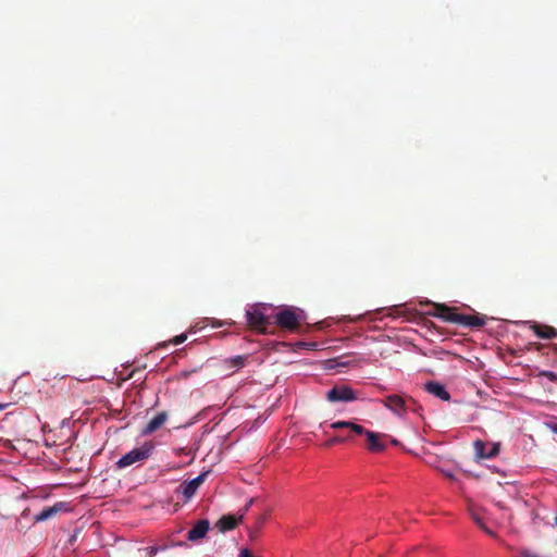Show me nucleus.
Instances as JSON below:
<instances>
[{
	"mask_svg": "<svg viewBox=\"0 0 557 557\" xmlns=\"http://www.w3.org/2000/svg\"><path fill=\"white\" fill-rule=\"evenodd\" d=\"M330 426L334 430L347 428L350 429V431L357 435H366V433L368 432L363 426L352 421H335L332 422Z\"/></svg>",
	"mask_w": 557,
	"mask_h": 557,
	"instance_id": "nucleus-17",
	"label": "nucleus"
},
{
	"mask_svg": "<svg viewBox=\"0 0 557 557\" xmlns=\"http://www.w3.org/2000/svg\"><path fill=\"white\" fill-rule=\"evenodd\" d=\"M366 436L368 438V442H369V449L372 450V451H381L384 449V444H382L380 441H379V436L376 433L372 432V431H368L366 433Z\"/></svg>",
	"mask_w": 557,
	"mask_h": 557,
	"instance_id": "nucleus-18",
	"label": "nucleus"
},
{
	"mask_svg": "<svg viewBox=\"0 0 557 557\" xmlns=\"http://www.w3.org/2000/svg\"><path fill=\"white\" fill-rule=\"evenodd\" d=\"M380 403L397 417L404 418L406 416L408 404L403 396L396 394L388 395L384 399L380 400Z\"/></svg>",
	"mask_w": 557,
	"mask_h": 557,
	"instance_id": "nucleus-6",
	"label": "nucleus"
},
{
	"mask_svg": "<svg viewBox=\"0 0 557 557\" xmlns=\"http://www.w3.org/2000/svg\"><path fill=\"white\" fill-rule=\"evenodd\" d=\"M330 426L334 430L347 428L350 429V431L357 435H366V433L368 432L363 426L352 421H335L332 422Z\"/></svg>",
	"mask_w": 557,
	"mask_h": 557,
	"instance_id": "nucleus-15",
	"label": "nucleus"
},
{
	"mask_svg": "<svg viewBox=\"0 0 557 557\" xmlns=\"http://www.w3.org/2000/svg\"><path fill=\"white\" fill-rule=\"evenodd\" d=\"M238 557H252L248 548H243L239 552Z\"/></svg>",
	"mask_w": 557,
	"mask_h": 557,
	"instance_id": "nucleus-25",
	"label": "nucleus"
},
{
	"mask_svg": "<svg viewBox=\"0 0 557 557\" xmlns=\"http://www.w3.org/2000/svg\"><path fill=\"white\" fill-rule=\"evenodd\" d=\"M275 308L269 304H256L246 309V318L249 325L264 330L265 325L274 317Z\"/></svg>",
	"mask_w": 557,
	"mask_h": 557,
	"instance_id": "nucleus-3",
	"label": "nucleus"
},
{
	"mask_svg": "<svg viewBox=\"0 0 557 557\" xmlns=\"http://www.w3.org/2000/svg\"><path fill=\"white\" fill-rule=\"evenodd\" d=\"M3 408H4V406L0 405V410L3 409Z\"/></svg>",
	"mask_w": 557,
	"mask_h": 557,
	"instance_id": "nucleus-31",
	"label": "nucleus"
},
{
	"mask_svg": "<svg viewBox=\"0 0 557 557\" xmlns=\"http://www.w3.org/2000/svg\"><path fill=\"white\" fill-rule=\"evenodd\" d=\"M156 553H157V548L151 547V548H150V555H153V554H156Z\"/></svg>",
	"mask_w": 557,
	"mask_h": 557,
	"instance_id": "nucleus-27",
	"label": "nucleus"
},
{
	"mask_svg": "<svg viewBox=\"0 0 557 557\" xmlns=\"http://www.w3.org/2000/svg\"><path fill=\"white\" fill-rule=\"evenodd\" d=\"M425 389L431 395H433L444 401H448L450 399V395L447 392L446 387L438 382H428L425 384Z\"/></svg>",
	"mask_w": 557,
	"mask_h": 557,
	"instance_id": "nucleus-14",
	"label": "nucleus"
},
{
	"mask_svg": "<svg viewBox=\"0 0 557 557\" xmlns=\"http://www.w3.org/2000/svg\"><path fill=\"white\" fill-rule=\"evenodd\" d=\"M475 456L480 459H492L499 454V443H486L481 440H476L473 443Z\"/></svg>",
	"mask_w": 557,
	"mask_h": 557,
	"instance_id": "nucleus-7",
	"label": "nucleus"
},
{
	"mask_svg": "<svg viewBox=\"0 0 557 557\" xmlns=\"http://www.w3.org/2000/svg\"><path fill=\"white\" fill-rule=\"evenodd\" d=\"M472 519L474 520V522L484 531L486 532L487 534L490 535H493V532L485 525V523L483 522V520L476 516L475 513H472Z\"/></svg>",
	"mask_w": 557,
	"mask_h": 557,
	"instance_id": "nucleus-20",
	"label": "nucleus"
},
{
	"mask_svg": "<svg viewBox=\"0 0 557 557\" xmlns=\"http://www.w3.org/2000/svg\"><path fill=\"white\" fill-rule=\"evenodd\" d=\"M306 312L297 307L283 306L274 311V322L287 330H296L297 326L306 320Z\"/></svg>",
	"mask_w": 557,
	"mask_h": 557,
	"instance_id": "nucleus-1",
	"label": "nucleus"
},
{
	"mask_svg": "<svg viewBox=\"0 0 557 557\" xmlns=\"http://www.w3.org/2000/svg\"><path fill=\"white\" fill-rule=\"evenodd\" d=\"M543 375L546 376L550 381H557V374L553 371H545Z\"/></svg>",
	"mask_w": 557,
	"mask_h": 557,
	"instance_id": "nucleus-24",
	"label": "nucleus"
},
{
	"mask_svg": "<svg viewBox=\"0 0 557 557\" xmlns=\"http://www.w3.org/2000/svg\"><path fill=\"white\" fill-rule=\"evenodd\" d=\"M242 360H243V358H242V357H237V358H236V361H238V362H240V363H242Z\"/></svg>",
	"mask_w": 557,
	"mask_h": 557,
	"instance_id": "nucleus-30",
	"label": "nucleus"
},
{
	"mask_svg": "<svg viewBox=\"0 0 557 557\" xmlns=\"http://www.w3.org/2000/svg\"><path fill=\"white\" fill-rule=\"evenodd\" d=\"M363 315L362 314H359L357 317H349V315H343L339 321H349V322H355V321H358L362 318Z\"/></svg>",
	"mask_w": 557,
	"mask_h": 557,
	"instance_id": "nucleus-23",
	"label": "nucleus"
},
{
	"mask_svg": "<svg viewBox=\"0 0 557 557\" xmlns=\"http://www.w3.org/2000/svg\"><path fill=\"white\" fill-rule=\"evenodd\" d=\"M208 473V471H203L190 481L184 482L178 486L177 493L182 494L185 500H189L196 494L199 486L205 482Z\"/></svg>",
	"mask_w": 557,
	"mask_h": 557,
	"instance_id": "nucleus-8",
	"label": "nucleus"
},
{
	"mask_svg": "<svg viewBox=\"0 0 557 557\" xmlns=\"http://www.w3.org/2000/svg\"><path fill=\"white\" fill-rule=\"evenodd\" d=\"M297 348L308 349V350H318L321 345L317 342H298L296 343Z\"/></svg>",
	"mask_w": 557,
	"mask_h": 557,
	"instance_id": "nucleus-19",
	"label": "nucleus"
},
{
	"mask_svg": "<svg viewBox=\"0 0 557 557\" xmlns=\"http://www.w3.org/2000/svg\"><path fill=\"white\" fill-rule=\"evenodd\" d=\"M189 333H196V329H195V326H191V327H190Z\"/></svg>",
	"mask_w": 557,
	"mask_h": 557,
	"instance_id": "nucleus-29",
	"label": "nucleus"
},
{
	"mask_svg": "<svg viewBox=\"0 0 557 557\" xmlns=\"http://www.w3.org/2000/svg\"><path fill=\"white\" fill-rule=\"evenodd\" d=\"M539 338L552 339L557 337V330L548 325H540L535 322H528Z\"/></svg>",
	"mask_w": 557,
	"mask_h": 557,
	"instance_id": "nucleus-13",
	"label": "nucleus"
},
{
	"mask_svg": "<svg viewBox=\"0 0 557 557\" xmlns=\"http://www.w3.org/2000/svg\"><path fill=\"white\" fill-rule=\"evenodd\" d=\"M186 339H187V334H186V333H183V334H181V335L175 336V337L172 339V343H173L174 345H180V344L184 343Z\"/></svg>",
	"mask_w": 557,
	"mask_h": 557,
	"instance_id": "nucleus-22",
	"label": "nucleus"
},
{
	"mask_svg": "<svg viewBox=\"0 0 557 557\" xmlns=\"http://www.w3.org/2000/svg\"><path fill=\"white\" fill-rule=\"evenodd\" d=\"M326 399L331 403H349L357 399L355 391L346 385L335 386L326 393Z\"/></svg>",
	"mask_w": 557,
	"mask_h": 557,
	"instance_id": "nucleus-5",
	"label": "nucleus"
},
{
	"mask_svg": "<svg viewBox=\"0 0 557 557\" xmlns=\"http://www.w3.org/2000/svg\"><path fill=\"white\" fill-rule=\"evenodd\" d=\"M330 426L334 430L347 428L350 429V431L357 435H366V433L368 432L363 426L352 421H335L332 422Z\"/></svg>",
	"mask_w": 557,
	"mask_h": 557,
	"instance_id": "nucleus-16",
	"label": "nucleus"
},
{
	"mask_svg": "<svg viewBox=\"0 0 557 557\" xmlns=\"http://www.w3.org/2000/svg\"><path fill=\"white\" fill-rule=\"evenodd\" d=\"M67 510V503L59 502L55 503L53 506L45 508L40 512L34 516L35 522H44L46 520H49L50 518L54 517L57 513L61 511Z\"/></svg>",
	"mask_w": 557,
	"mask_h": 557,
	"instance_id": "nucleus-9",
	"label": "nucleus"
},
{
	"mask_svg": "<svg viewBox=\"0 0 557 557\" xmlns=\"http://www.w3.org/2000/svg\"><path fill=\"white\" fill-rule=\"evenodd\" d=\"M156 445L151 441L143 443L140 446L133 448L125 455H123L116 462L115 466L119 469H124L136 463H141L153 454Z\"/></svg>",
	"mask_w": 557,
	"mask_h": 557,
	"instance_id": "nucleus-4",
	"label": "nucleus"
},
{
	"mask_svg": "<svg viewBox=\"0 0 557 557\" xmlns=\"http://www.w3.org/2000/svg\"><path fill=\"white\" fill-rule=\"evenodd\" d=\"M435 311H429L430 314L438 317L448 322H456L466 326L481 327L485 324V320L478 315L458 314L441 305H433Z\"/></svg>",
	"mask_w": 557,
	"mask_h": 557,
	"instance_id": "nucleus-2",
	"label": "nucleus"
},
{
	"mask_svg": "<svg viewBox=\"0 0 557 557\" xmlns=\"http://www.w3.org/2000/svg\"><path fill=\"white\" fill-rule=\"evenodd\" d=\"M555 522H556V524H557V516H556Z\"/></svg>",
	"mask_w": 557,
	"mask_h": 557,
	"instance_id": "nucleus-32",
	"label": "nucleus"
},
{
	"mask_svg": "<svg viewBox=\"0 0 557 557\" xmlns=\"http://www.w3.org/2000/svg\"><path fill=\"white\" fill-rule=\"evenodd\" d=\"M552 431L557 434V424L552 428Z\"/></svg>",
	"mask_w": 557,
	"mask_h": 557,
	"instance_id": "nucleus-28",
	"label": "nucleus"
},
{
	"mask_svg": "<svg viewBox=\"0 0 557 557\" xmlns=\"http://www.w3.org/2000/svg\"><path fill=\"white\" fill-rule=\"evenodd\" d=\"M348 438L347 437H343V436H334L332 438H330L326 443H325V446H332L334 444H338V443H343L345 441H347Z\"/></svg>",
	"mask_w": 557,
	"mask_h": 557,
	"instance_id": "nucleus-21",
	"label": "nucleus"
},
{
	"mask_svg": "<svg viewBox=\"0 0 557 557\" xmlns=\"http://www.w3.org/2000/svg\"><path fill=\"white\" fill-rule=\"evenodd\" d=\"M244 517L245 512L223 516L218 522L219 530L221 532H226L235 529L243 521Z\"/></svg>",
	"mask_w": 557,
	"mask_h": 557,
	"instance_id": "nucleus-11",
	"label": "nucleus"
},
{
	"mask_svg": "<svg viewBox=\"0 0 557 557\" xmlns=\"http://www.w3.org/2000/svg\"><path fill=\"white\" fill-rule=\"evenodd\" d=\"M209 521L208 520H199L187 534V539L191 542L198 541L205 537L209 531Z\"/></svg>",
	"mask_w": 557,
	"mask_h": 557,
	"instance_id": "nucleus-12",
	"label": "nucleus"
},
{
	"mask_svg": "<svg viewBox=\"0 0 557 557\" xmlns=\"http://www.w3.org/2000/svg\"><path fill=\"white\" fill-rule=\"evenodd\" d=\"M252 502H253V500H252V499H250V500L248 502V504H246V507L243 509V511H242V512H245V513H246V512L248 511L249 507L251 506Z\"/></svg>",
	"mask_w": 557,
	"mask_h": 557,
	"instance_id": "nucleus-26",
	"label": "nucleus"
},
{
	"mask_svg": "<svg viewBox=\"0 0 557 557\" xmlns=\"http://www.w3.org/2000/svg\"><path fill=\"white\" fill-rule=\"evenodd\" d=\"M168 413L165 411L158 412L141 430L140 434L143 436L150 435L158 431L166 421Z\"/></svg>",
	"mask_w": 557,
	"mask_h": 557,
	"instance_id": "nucleus-10",
	"label": "nucleus"
}]
</instances>
